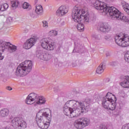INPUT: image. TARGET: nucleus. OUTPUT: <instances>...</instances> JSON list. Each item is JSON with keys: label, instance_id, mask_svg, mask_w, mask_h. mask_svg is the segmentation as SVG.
Listing matches in <instances>:
<instances>
[{"label": "nucleus", "instance_id": "obj_23", "mask_svg": "<svg viewBox=\"0 0 129 129\" xmlns=\"http://www.w3.org/2000/svg\"><path fill=\"white\" fill-rule=\"evenodd\" d=\"M35 12L38 16L43 15V7L41 5H36Z\"/></svg>", "mask_w": 129, "mask_h": 129}, {"label": "nucleus", "instance_id": "obj_39", "mask_svg": "<svg viewBox=\"0 0 129 129\" xmlns=\"http://www.w3.org/2000/svg\"><path fill=\"white\" fill-rule=\"evenodd\" d=\"M85 102H86V103H87L88 104H89V103H91V102H92V99H91V97H87L85 99Z\"/></svg>", "mask_w": 129, "mask_h": 129}, {"label": "nucleus", "instance_id": "obj_56", "mask_svg": "<svg viewBox=\"0 0 129 129\" xmlns=\"http://www.w3.org/2000/svg\"><path fill=\"white\" fill-rule=\"evenodd\" d=\"M45 2H47V0H44Z\"/></svg>", "mask_w": 129, "mask_h": 129}, {"label": "nucleus", "instance_id": "obj_44", "mask_svg": "<svg viewBox=\"0 0 129 129\" xmlns=\"http://www.w3.org/2000/svg\"><path fill=\"white\" fill-rule=\"evenodd\" d=\"M110 65L112 66H116V65H117V62L116 61H112L110 63Z\"/></svg>", "mask_w": 129, "mask_h": 129}, {"label": "nucleus", "instance_id": "obj_2", "mask_svg": "<svg viewBox=\"0 0 129 129\" xmlns=\"http://www.w3.org/2000/svg\"><path fill=\"white\" fill-rule=\"evenodd\" d=\"M72 17L76 23H80L81 21L84 22L85 24L89 23V15L86 14L83 9L75 7L72 11Z\"/></svg>", "mask_w": 129, "mask_h": 129}, {"label": "nucleus", "instance_id": "obj_13", "mask_svg": "<svg viewBox=\"0 0 129 129\" xmlns=\"http://www.w3.org/2000/svg\"><path fill=\"white\" fill-rule=\"evenodd\" d=\"M81 103V102H76L75 100H70L68 101L66 103V105L68 106V107L70 108L71 109H76L77 108H79L80 107V105L78 104V103Z\"/></svg>", "mask_w": 129, "mask_h": 129}, {"label": "nucleus", "instance_id": "obj_33", "mask_svg": "<svg viewBox=\"0 0 129 129\" xmlns=\"http://www.w3.org/2000/svg\"><path fill=\"white\" fill-rule=\"evenodd\" d=\"M9 8V5L8 4L5 3L3 5L1 6V7L0 8V11L1 12H5L6 10H7Z\"/></svg>", "mask_w": 129, "mask_h": 129}, {"label": "nucleus", "instance_id": "obj_21", "mask_svg": "<svg viewBox=\"0 0 129 129\" xmlns=\"http://www.w3.org/2000/svg\"><path fill=\"white\" fill-rule=\"evenodd\" d=\"M110 103H111V102H110L109 100H106L105 98H103L102 101V105L104 108H105V109H108L109 104H110Z\"/></svg>", "mask_w": 129, "mask_h": 129}, {"label": "nucleus", "instance_id": "obj_8", "mask_svg": "<svg viewBox=\"0 0 129 129\" xmlns=\"http://www.w3.org/2000/svg\"><path fill=\"white\" fill-rule=\"evenodd\" d=\"M90 120L87 118H81L76 120L74 122V126L76 128L82 129L89 125Z\"/></svg>", "mask_w": 129, "mask_h": 129}, {"label": "nucleus", "instance_id": "obj_22", "mask_svg": "<svg viewBox=\"0 0 129 129\" xmlns=\"http://www.w3.org/2000/svg\"><path fill=\"white\" fill-rule=\"evenodd\" d=\"M105 69V64L104 63H101L96 70V72L98 74H101L104 71Z\"/></svg>", "mask_w": 129, "mask_h": 129}, {"label": "nucleus", "instance_id": "obj_4", "mask_svg": "<svg viewBox=\"0 0 129 129\" xmlns=\"http://www.w3.org/2000/svg\"><path fill=\"white\" fill-rule=\"evenodd\" d=\"M115 42L118 46L125 47L129 46V36L127 34L120 33L115 36Z\"/></svg>", "mask_w": 129, "mask_h": 129}, {"label": "nucleus", "instance_id": "obj_19", "mask_svg": "<svg viewBox=\"0 0 129 129\" xmlns=\"http://www.w3.org/2000/svg\"><path fill=\"white\" fill-rule=\"evenodd\" d=\"M10 113V110L8 108H3L0 110L1 117H7Z\"/></svg>", "mask_w": 129, "mask_h": 129}, {"label": "nucleus", "instance_id": "obj_9", "mask_svg": "<svg viewBox=\"0 0 129 129\" xmlns=\"http://www.w3.org/2000/svg\"><path fill=\"white\" fill-rule=\"evenodd\" d=\"M12 126L15 129H25L27 123L19 117H15L12 120Z\"/></svg>", "mask_w": 129, "mask_h": 129}, {"label": "nucleus", "instance_id": "obj_17", "mask_svg": "<svg viewBox=\"0 0 129 129\" xmlns=\"http://www.w3.org/2000/svg\"><path fill=\"white\" fill-rule=\"evenodd\" d=\"M103 98H105L106 100H109L110 102H116V97L110 92H108Z\"/></svg>", "mask_w": 129, "mask_h": 129}, {"label": "nucleus", "instance_id": "obj_40", "mask_svg": "<svg viewBox=\"0 0 129 129\" xmlns=\"http://www.w3.org/2000/svg\"><path fill=\"white\" fill-rule=\"evenodd\" d=\"M100 129H107V126L104 124H101L99 125Z\"/></svg>", "mask_w": 129, "mask_h": 129}, {"label": "nucleus", "instance_id": "obj_12", "mask_svg": "<svg viewBox=\"0 0 129 129\" xmlns=\"http://www.w3.org/2000/svg\"><path fill=\"white\" fill-rule=\"evenodd\" d=\"M94 7L97 10H99L102 13H105L107 6L104 4L103 2H100V1H96L94 4Z\"/></svg>", "mask_w": 129, "mask_h": 129}, {"label": "nucleus", "instance_id": "obj_31", "mask_svg": "<svg viewBox=\"0 0 129 129\" xmlns=\"http://www.w3.org/2000/svg\"><path fill=\"white\" fill-rule=\"evenodd\" d=\"M12 7L13 9H17L18 8L19 5H20V3L19 1H11Z\"/></svg>", "mask_w": 129, "mask_h": 129}, {"label": "nucleus", "instance_id": "obj_18", "mask_svg": "<svg viewBox=\"0 0 129 129\" xmlns=\"http://www.w3.org/2000/svg\"><path fill=\"white\" fill-rule=\"evenodd\" d=\"M120 85L124 88H129V77L124 76L123 81L120 83Z\"/></svg>", "mask_w": 129, "mask_h": 129}, {"label": "nucleus", "instance_id": "obj_7", "mask_svg": "<svg viewBox=\"0 0 129 129\" xmlns=\"http://www.w3.org/2000/svg\"><path fill=\"white\" fill-rule=\"evenodd\" d=\"M50 40L49 38H43L40 41L41 47L47 51H53L56 48V45Z\"/></svg>", "mask_w": 129, "mask_h": 129}, {"label": "nucleus", "instance_id": "obj_41", "mask_svg": "<svg viewBox=\"0 0 129 129\" xmlns=\"http://www.w3.org/2000/svg\"><path fill=\"white\" fill-rule=\"evenodd\" d=\"M42 24L43 27H44V28H48V22L46 21H43Z\"/></svg>", "mask_w": 129, "mask_h": 129}, {"label": "nucleus", "instance_id": "obj_50", "mask_svg": "<svg viewBox=\"0 0 129 129\" xmlns=\"http://www.w3.org/2000/svg\"><path fill=\"white\" fill-rule=\"evenodd\" d=\"M7 90H12L13 88H12L11 87H7Z\"/></svg>", "mask_w": 129, "mask_h": 129}, {"label": "nucleus", "instance_id": "obj_46", "mask_svg": "<svg viewBox=\"0 0 129 129\" xmlns=\"http://www.w3.org/2000/svg\"><path fill=\"white\" fill-rule=\"evenodd\" d=\"M105 40H109L110 39L111 36L110 35H106L104 37Z\"/></svg>", "mask_w": 129, "mask_h": 129}, {"label": "nucleus", "instance_id": "obj_52", "mask_svg": "<svg viewBox=\"0 0 129 129\" xmlns=\"http://www.w3.org/2000/svg\"><path fill=\"white\" fill-rule=\"evenodd\" d=\"M2 12L3 11H1V10H0V17H1V16H3V14H2Z\"/></svg>", "mask_w": 129, "mask_h": 129}, {"label": "nucleus", "instance_id": "obj_6", "mask_svg": "<svg viewBox=\"0 0 129 129\" xmlns=\"http://www.w3.org/2000/svg\"><path fill=\"white\" fill-rule=\"evenodd\" d=\"M105 10V13L106 15H109L110 17H112L114 19L116 20H119L120 17H119L121 15V13L117 10V9L113 7H107Z\"/></svg>", "mask_w": 129, "mask_h": 129}, {"label": "nucleus", "instance_id": "obj_29", "mask_svg": "<svg viewBox=\"0 0 129 129\" xmlns=\"http://www.w3.org/2000/svg\"><path fill=\"white\" fill-rule=\"evenodd\" d=\"M119 17H120V18H119V20H121V21H122V22H125L128 23L129 22L128 17L126 16H124L122 14H121Z\"/></svg>", "mask_w": 129, "mask_h": 129}, {"label": "nucleus", "instance_id": "obj_48", "mask_svg": "<svg viewBox=\"0 0 129 129\" xmlns=\"http://www.w3.org/2000/svg\"><path fill=\"white\" fill-rule=\"evenodd\" d=\"M124 11L127 15H129V8L127 7V9H125Z\"/></svg>", "mask_w": 129, "mask_h": 129}, {"label": "nucleus", "instance_id": "obj_32", "mask_svg": "<svg viewBox=\"0 0 129 129\" xmlns=\"http://www.w3.org/2000/svg\"><path fill=\"white\" fill-rule=\"evenodd\" d=\"M49 36H51L52 37H56L57 35H58V32L57 31L52 30L49 32L48 33Z\"/></svg>", "mask_w": 129, "mask_h": 129}, {"label": "nucleus", "instance_id": "obj_49", "mask_svg": "<svg viewBox=\"0 0 129 129\" xmlns=\"http://www.w3.org/2000/svg\"><path fill=\"white\" fill-rule=\"evenodd\" d=\"M4 129H12V127H11V126H7Z\"/></svg>", "mask_w": 129, "mask_h": 129}, {"label": "nucleus", "instance_id": "obj_14", "mask_svg": "<svg viewBox=\"0 0 129 129\" xmlns=\"http://www.w3.org/2000/svg\"><path fill=\"white\" fill-rule=\"evenodd\" d=\"M98 28L99 30L103 33H109L111 31V27L108 24L101 23L99 25Z\"/></svg>", "mask_w": 129, "mask_h": 129}, {"label": "nucleus", "instance_id": "obj_11", "mask_svg": "<svg viewBox=\"0 0 129 129\" xmlns=\"http://www.w3.org/2000/svg\"><path fill=\"white\" fill-rule=\"evenodd\" d=\"M36 56L38 59L43 61H49L53 57V55L49 52H38Z\"/></svg>", "mask_w": 129, "mask_h": 129}, {"label": "nucleus", "instance_id": "obj_38", "mask_svg": "<svg viewBox=\"0 0 129 129\" xmlns=\"http://www.w3.org/2000/svg\"><path fill=\"white\" fill-rule=\"evenodd\" d=\"M93 38L96 40H100L101 39V35L100 34H94L93 35Z\"/></svg>", "mask_w": 129, "mask_h": 129}, {"label": "nucleus", "instance_id": "obj_37", "mask_svg": "<svg viewBox=\"0 0 129 129\" xmlns=\"http://www.w3.org/2000/svg\"><path fill=\"white\" fill-rule=\"evenodd\" d=\"M81 65H83V62L82 60H77L76 61V64H74V63L73 64V66L74 67H75V66H81Z\"/></svg>", "mask_w": 129, "mask_h": 129}, {"label": "nucleus", "instance_id": "obj_24", "mask_svg": "<svg viewBox=\"0 0 129 129\" xmlns=\"http://www.w3.org/2000/svg\"><path fill=\"white\" fill-rule=\"evenodd\" d=\"M63 113L67 116H70V114L71 113V108L67 106L66 105L64 106L63 108Z\"/></svg>", "mask_w": 129, "mask_h": 129}, {"label": "nucleus", "instance_id": "obj_16", "mask_svg": "<svg viewBox=\"0 0 129 129\" xmlns=\"http://www.w3.org/2000/svg\"><path fill=\"white\" fill-rule=\"evenodd\" d=\"M75 48L73 51V53H76V52H81L82 49H83V46L82 44H80V42L75 40Z\"/></svg>", "mask_w": 129, "mask_h": 129}, {"label": "nucleus", "instance_id": "obj_43", "mask_svg": "<svg viewBox=\"0 0 129 129\" xmlns=\"http://www.w3.org/2000/svg\"><path fill=\"white\" fill-rule=\"evenodd\" d=\"M3 52V50H2V49L0 48V60H3V59H4L5 58V56L2 55V52Z\"/></svg>", "mask_w": 129, "mask_h": 129}, {"label": "nucleus", "instance_id": "obj_36", "mask_svg": "<svg viewBox=\"0 0 129 129\" xmlns=\"http://www.w3.org/2000/svg\"><path fill=\"white\" fill-rule=\"evenodd\" d=\"M121 5L124 10V11L125 10V9H127V8H129V5L128 4L126 3L124 1H122Z\"/></svg>", "mask_w": 129, "mask_h": 129}, {"label": "nucleus", "instance_id": "obj_42", "mask_svg": "<svg viewBox=\"0 0 129 129\" xmlns=\"http://www.w3.org/2000/svg\"><path fill=\"white\" fill-rule=\"evenodd\" d=\"M7 22H9V23H12V22H13V17H8V18L7 19Z\"/></svg>", "mask_w": 129, "mask_h": 129}, {"label": "nucleus", "instance_id": "obj_55", "mask_svg": "<svg viewBox=\"0 0 129 129\" xmlns=\"http://www.w3.org/2000/svg\"><path fill=\"white\" fill-rule=\"evenodd\" d=\"M0 129H5V128H3V127H1Z\"/></svg>", "mask_w": 129, "mask_h": 129}, {"label": "nucleus", "instance_id": "obj_3", "mask_svg": "<svg viewBox=\"0 0 129 129\" xmlns=\"http://www.w3.org/2000/svg\"><path fill=\"white\" fill-rule=\"evenodd\" d=\"M32 68H33V61L29 60H25L17 67L16 75L20 77L26 76L32 71Z\"/></svg>", "mask_w": 129, "mask_h": 129}, {"label": "nucleus", "instance_id": "obj_15", "mask_svg": "<svg viewBox=\"0 0 129 129\" xmlns=\"http://www.w3.org/2000/svg\"><path fill=\"white\" fill-rule=\"evenodd\" d=\"M68 13V8L66 6H61L59 8L58 10L56 11L57 16L62 17L64 15H66Z\"/></svg>", "mask_w": 129, "mask_h": 129}, {"label": "nucleus", "instance_id": "obj_20", "mask_svg": "<svg viewBox=\"0 0 129 129\" xmlns=\"http://www.w3.org/2000/svg\"><path fill=\"white\" fill-rule=\"evenodd\" d=\"M9 44V42H6L3 40H0V49L2 50V53L5 52V50L8 48Z\"/></svg>", "mask_w": 129, "mask_h": 129}, {"label": "nucleus", "instance_id": "obj_51", "mask_svg": "<svg viewBox=\"0 0 129 129\" xmlns=\"http://www.w3.org/2000/svg\"><path fill=\"white\" fill-rule=\"evenodd\" d=\"M30 17H31V18H34L35 17V16H34V14H33V13H30Z\"/></svg>", "mask_w": 129, "mask_h": 129}, {"label": "nucleus", "instance_id": "obj_30", "mask_svg": "<svg viewBox=\"0 0 129 129\" xmlns=\"http://www.w3.org/2000/svg\"><path fill=\"white\" fill-rule=\"evenodd\" d=\"M23 8L24 9L27 10L28 11L32 10V6H31V5H30V4L27 2H25L23 4Z\"/></svg>", "mask_w": 129, "mask_h": 129}, {"label": "nucleus", "instance_id": "obj_53", "mask_svg": "<svg viewBox=\"0 0 129 129\" xmlns=\"http://www.w3.org/2000/svg\"><path fill=\"white\" fill-rule=\"evenodd\" d=\"M25 33H28V31H29L28 29L24 30Z\"/></svg>", "mask_w": 129, "mask_h": 129}, {"label": "nucleus", "instance_id": "obj_25", "mask_svg": "<svg viewBox=\"0 0 129 129\" xmlns=\"http://www.w3.org/2000/svg\"><path fill=\"white\" fill-rule=\"evenodd\" d=\"M46 101H47V100H46V98H45V97L41 96H38V98L36 102V103L37 104H45V103H46Z\"/></svg>", "mask_w": 129, "mask_h": 129}, {"label": "nucleus", "instance_id": "obj_47", "mask_svg": "<svg viewBox=\"0 0 129 129\" xmlns=\"http://www.w3.org/2000/svg\"><path fill=\"white\" fill-rule=\"evenodd\" d=\"M56 54H60L61 53V50H60V47H58L56 50Z\"/></svg>", "mask_w": 129, "mask_h": 129}, {"label": "nucleus", "instance_id": "obj_28", "mask_svg": "<svg viewBox=\"0 0 129 129\" xmlns=\"http://www.w3.org/2000/svg\"><path fill=\"white\" fill-rule=\"evenodd\" d=\"M27 41H28V43H29V44L32 45L33 46L34 45H35L36 42H37V38L33 37L30 39H28Z\"/></svg>", "mask_w": 129, "mask_h": 129}, {"label": "nucleus", "instance_id": "obj_35", "mask_svg": "<svg viewBox=\"0 0 129 129\" xmlns=\"http://www.w3.org/2000/svg\"><path fill=\"white\" fill-rule=\"evenodd\" d=\"M115 107H116V103H115V102H113V103H111L110 106H109L108 109H109L110 110H114Z\"/></svg>", "mask_w": 129, "mask_h": 129}, {"label": "nucleus", "instance_id": "obj_27", "mask_svg": "<svg viewBox=\"0 0 129 129\" xmlns=\"http://www.w3.org/2000/svg\"><path fill=\"white\" fill-rule=\"evenodd\" d=\"M82 21H81L80 22H77L78 23V24H77V28L78 31H80V32H83V31H84V25L82 23H82Z\"/></svg>", "mask_w": 129, "mask_h": 129}, {"label": "nucleus", "instance_id": "obj_5", "mask_svg": "<svg viewBox=\"0 0 129 129\" xmlns=\"http://www.w3.org/2000/svg\"><path fill=\"white\" fill-rule=\"evenodd\" d=\"M78 104L80 105L79 108L71 110V114L70 115V117H71V118L78 117L81 113L84 112V111L83 110H87L89 108V106H85L84 103H78Z\"/></svg>", "mask_w": 129, "mask_h": 129}, {"label": "nucleus", "instance_id": "obj_45", "mask_svg": "<svg viewBox=\"0 0 129 129\" xmlns=\"http://www.w3.org/2000/svg\"><path fill=\"white\" fill-rule=\"evenodd\" d=\"M58 100L60 102H62V101H64V99H63V97H59L58 98Z\"/></svg>", "mask_w": 129, "mask_h": 129}, {"label": "nucleus", "instance_id": "obj_10", "mask_svg": "<svg viewBox=\"0 0 129 129\" xmlns=\"http://www.w3.org/2000/svg\"><path fill=\"white\" fill-rule=\"evenodd\" d=\"M39 98V95L35 93H31L28 95L27 97L25 102L27 104L31 105L33 104L34 102L38 101Z\"/></svg>", "mask_w": 129, "mask_h": 129}, {"label": "nucleus", "instance_id": "obj_26", "mask_svg": "<svg viewBox=\"0 0 129 129\" xmlns=\"http://www.w3.org/2000/svg\"><path fill=\"white\" fill-rule=\"evenodd\" d=\"M9 44L7 47V49H8L10 53H13V52H15L17 50V46L13 45L11 43L9 42Z\"/></svg>", "mask_w": 129, "mask_h": 129}, {"label": "nucleus", "instance_id": "obj_54", "mask_svg": "<svg viewBox=\"0 0 129 129\" xmlns=\"http://www.w3.org/2000/svg\"><path fill=\"white\" fill-rule=\"evenodd\" d=\"M35 4H37L38 3V0H35Z\"/></svg>", "mask_w": 129, "mask_h": 129}, {"label": "nucleus", "instance_id": "obj_34", "mask_svg": "<svg viewBox=\"0 0 129 129\" xmlns=\"http://www.w3.org/2000/svg\"><path fill=\"white\" fill-rule=\"evenodd\" d=\"M32 47V45L30 44V43L27 41V40L24 43V48H25L26 50H28V49H31V48Z\"/></svg>", "mask_w": 129, "mask_h": 129}, {"label": "nucleus", "instance_id": "obj_1", "mask_svg": "<svg viewBox=\"0 0 129 129\" xmlns=\"http://www.w3.org/2000/svg\"><path fill=\"white\" fill-rule=\"evenodd\" d=\"M44 109H41L36 114V121L39 127L41 129H48L50 126V122L52 120L51 115H49V112L51 113L50 110L45 111Z\"/></svg>", "mask_w": 129, "mask_h": 129}]
</instances>
